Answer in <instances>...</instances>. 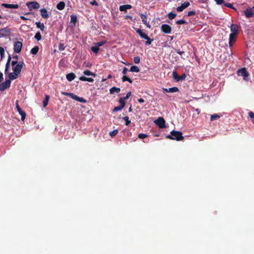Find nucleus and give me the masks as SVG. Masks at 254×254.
Instances as JSON below:
<instances>
[{
	"label": "nucleus",
	"mask_w": 254,
	"mask_h": 254,
	"mask_svg": "<svg viewBox=\"0 0 254 254\" xmlns=\"http://www.w3.org/2000/svg\"><path fill=\"white\" fill-rule=\"evenodd\" d=\"M248 115H249V117L250 118L252 119V122L254 124V113L252 111H250L249 113H248Z\"/></svg>",
	"instance_id": "79ce46f5"
},
{
	"label": "nucleus",
	"mask_w": 254,
	"mask_h": 254,
	"mask_svg": "<svg viewBox=\"0 0 254 254\" xmlns=\"http://www.w3.org/2000/svg\"><path fill=\"white\" fill-rule=\"evenodd\" d=\"M26 6H28V9L30 11L38 9L40 7L39 3L36 1L27 2H26Z\"/></svg>",
	"instance_id": "7ed1b4c3"
},
{
	"label": "nucleus",
	"mask_w": 254,
	"mask_h": 254,
	"mask_svg": "<svg viewBox=\"0 0 254 254\" xmlns=\"http://www.w3.org/2000/svg\"><path fill=\"white\" fill-rule=\"evenodd\" d=\"M133 62H134V63L135 64H138L140 62V58L139 57H134V58H133Z\"/></svg>",
	"instance_id": "a18cd8bd"
},
{
	"label": "nucleus",
	"mask_w": 254,
	"mask_h": 254,
	"mask_svg": "<svg viewBox=\"0 0 254 254\" xmlns=\"http://www.w3.org/2000/svg\"><path fill=\"white\" fill-rule=\"evenodd\" d=\"M11 81L9 79L5 80V82L0 83V91H4L10 86Z\"/></svg>",
	"instance_id": "1a4fd4ad"
},
{
	"label": "nucleus",
	"mask_w": 254,
	"mask_h": 254,
	"mask_svg": "<svg viewBox=\"0 0 254 254\" xmlns=\"http://www.w3.org/2000/svg\"><path fill=\"white\" fill-rule=\"evenodd\" d=\"M125 18L127 19H129L131 20H132V17L129 15H126Z\"/></svg>",
	"instance_id": "338daca9"
},
{
	"label": "nucleus",
	"mask_w": 254,
	"mask_h": 254,
	"mask_svg": "<svg viewBox=\"0 0 254 254\" xmlns=\"http://www.w3.org/2000/svg\"><path fill=\"white\" fill-rule=\"evenodd\" d=\"M196 14V12L195 11H190L188 13V16L190 17V16L195 15Z\"/></svg>",
	"instance_id": "864d4df0"
},
{
	"label": "nucleus",
	"mask_w": 254,
	"mask_h": 254,
	"mask_svg": "<svg viewBox=\"0 0 254 254\" xmlns=\"http://www.w3.org/2000/svg\"><path fill=\"white\" fill-rule=\"evenodd\" d=\"M62 94L63 95H65L66 96L70 97V98H72V97H73L75 96V95L72 93H67L66 92H62Z\"/></svg>",
	"instance_id": "c9c22d12"
},
{
	"label": "nucleus",
	"mask_w": 254,
	"mask_h": 254,
	"mask_svg": "<svg viewBox=\"0 0 254 254\" xmlns=\"http://www.w3.org/2000/svg\"><path fill=\"white\" fill-rule=\"evenodd\" d=\"M230 31L231 33H234L235 34H238V26L236 24H232L230 26Z\"/></svg>",
	"instance_id": "6ab92c4d"
},
{
	"label": "nucleus",
	"mask_w": 254,
	"mask_h": 254,
	"mask_svg": "<svg viewBox=\"0 0 254 254\" xmlns=\"http://www.w3.org/2000/svg\"><path fill=\"white\" fill-rule=\"evenodd\" d=\"M131 92H129L127 93V96H126V97H122L121 98H123L125 100H127L129 98V97L131 96Z\"/></svg>",
	"instance_id": "5fc2aeb1"
},
{
	"label": "nucleus",
	"mask_w": 254,
	"mask_h": 254,
	"mask_svg": "<svg viewBox=\"0 0 254 254\" xmlns=\"http://www.w3.org/2000/svg\"><path fill=\"white\" fill-rule=\"evenodd\" d=\"M22 43L17 41L14 43L13 46V51L16 53H19L21 52V48H22Z\"/></svg>",
	"instance_id": "f8f14e48"
},
{
	"label": "nucleus",
	"mask_w": 254,
	"mask_h": 254,
	"mask_svg": "<svg viewBox=\"0 0 254 254\" xmlns=\"http://www.w3.org/2000/svg\"><path fill=\"white\" fill-rule=\"evenodd\" d=\"M79 80L82 81H87L92 82L94 81V79L91 77H84V76H81L79 77Z\"/></svg>",
	"instance_id": "5701e85b"
},
{
	"label": "nucleus",
	"mask_w": 254,
	"mask_h": 254,
	"mask_svg": "<svg viewBox=\"0 0 254 254\" xmlns=\"http://www.w3.org/2000/svg\"><path fill=\"white\" fill-rule=\"evenodd\" d=\"M15 108H16L17 112H18L19 114L21 115V120H22V121H24L26 114L20 108L19 104H18V101H16V102H15Z\"/></svg>",
	"instance_id": "0eeeda50"
},
{
	"label": "nucleus",
	"mask_w": 254,
	"mask_h": 254,
	"mask_svg": "<svg viewBox=\"0 0 254 254\" xmlns=\"http://www.w3.org/2000/svg\"><path fill=\"white\" fill-rule=\"evenodd\" d=\"M64 48H65V47L63 43H60V45H59V50H60L61 51L64 50Z\"/></svg>",
	"instance_id": "de8ad7c7"
},
{
	"label": "nucleus",
	"mask_w": 254,
	"mask_h": 254,
	"mask_svg": "<svg viewBox=\"0 0 254 254\" xmlns=\"http://www.w3.org/2000/svg\"><path fill=\"white\" fill-rule=\"evenodd\" d=\"M0 54L1 55V58L2 59L4 57V54L5 53V51H4V49L3 48H0Z\"/></svg>",
	"instance_id": "603ef678"
},
{
	"label": "nucleus",
	"mask_w": 254,
	"mask_h": 254,
	"mask_svg": "<svg viewBox=\"0 0 254 254\" xmlns=\"http://www.w3.org/2000/svg\"><path fill=\"white\" fill-rule=\"evenodd\" d=\"M186 23V21L184 20H178L176 21V24L178 25L184 24Z\"/></svg>",
	"instance_id": "3c124183"
},
{
	"label": "nucleus",
	"mask_w": 254,
	"mask_h": 254,
	"mask_svg": "<svg viewBox=\"0 0 254 254\" xmlns=\"http://www.w3.org/2000/svg\"><path fill=\"white\" fill-rule=\"evenodd\" d=\"M155 125H156L160 128L165 127V121L163 117H159L154 121Z\"/></svg>",
	"instance_id": "39448f33"
},
{
	"label": "nucleus",
	"mask_w": 254,
	"mask_h": 254,
	"mask_svg": "<svg viewBox=\"0 0 254 254\" xmlns=\"http://www.w3.org/2000/svg\"><path fill=\"white\" fill-rule=\"evenodd\" d=\"M140 15V17L141 18V20H142V23L143 24L146 26L147 28H150L151 27V25H150L148 22L147 21V17L145 14H139Z\"/></svg>",
	"instance_id": "dca6fc26"
},
{
	"label": "nucleus",
	"mask_w": 254,
	"mask_h": 254,
	"mask_svg": "<svg viewBox=\"0 0 254 254\" xmlns=\"http://www.w3.org/2000/svg\"><path fill=\"white\" fill-rule=\"evenodd\" d=\"M220 118V116L217 114H213L210 117V121H215Z\"/></svg>",
	"instance_id": "e433bc0d"
},
{
	"label": "nucleus",
	"mask_w": 254,
	"mask_h": 254,
	"mask_svg": "<svg viewBox=\"0 0 254 254\" xmlns=\"http://www.w3.org/2000/svg\"><path fill=\"white\" fill-rule=\"evenodd\" d=\"M215 1L216 3H217V4H222L224 2V0H214Z\"/></svg>",
	"instance_id": "4d7b16f0"
},
{
	"label": "nucleus",
	"mask_w": 254,
	"mask_h": 254,
	"mask_svg": "<svg viewBox=\"0 0 254 254\" xmlns=\"http://www.w3.org/2000/svg\"><path fill=\"white\" fill-rule=\"evenodd\" d=\"M75 77H76V75H75L73 72H70L66 75V78L68 81L73 80Z\"/></svg>",
	"instance_id": "4be33fe9"
},
{
	"label": "nucleus",
	"mask_w": 254,
	"mask_h": 254,
	"mask_svg": "<svg viewBox=\"0 0 254 254\" xmlns=\"http://www.w3.org/2000/svg\"><path fill=\"white\" fill-rule=\"evenodd\" d=\"M72 99L76 100V101H78L80 103H86V101L85 99H83V98H80L79 97H78V96L76 95L74 96V97H73L72 98Z\"/></svg>",
	"instance_id": "bb28decb"
},
{
	"label": "nucleus",
	"mask_w": 254,
	"mask_h": 254,
	"mask_svg": "<svg viewBox=\"0 0 254 254\" xmlns=\"http://www.w3.org/2000/svg\"><path fill=\"white\" fill-rule=\"evenodd\" d=\"M129 71L138 73L139 72V68L136 65H132L130 67V69H129Z\"/></svg>",
	"instance_id": "c85d7f7f"
},
{
	"label": "nucleus",
	"mask_w": 254,
	"mask_h": 254,
	"mask_svg": "<svg viewBox=\"0 0 254 254\" xmlns=\"http://www.w3.org/2000/svg\"><path fill=\"white\" fill-rule=\"evenodd\" d=\"M39 51V47L38 46H35L34 48L31 49L30 53L31 54L33 55H36L37 53H38Z\"/></svg>",
	"instance_id": "473e14b6"
},
{
	"label": "nucleus",
	"mask_w": 254,
	"mask_h": 254,
	"mask_svg": "<svg viewBox=\"0 0 254 254\" xmlns=\"http://www.w3.org/2000/svg\"><path fill=\"white\" fill-rule=\"evenodd\" d=\"M100 47H98V46H92L91 47V50L92 52L95 53H97L98 52V51H99V48Z\"/></svg>",
	"instance_id": "a19ab883"
},
{
	"label": "nucleus",
	"mask_w": 254,
	"mask_h": 254,
	"mask_svg": "<svg viewBox=\"0 0 254 254\" xmlns=\"http://www.w3.org/2000/svg\"><path fill=\"white\" fill-rule=\"evenodd\" d=\"M24 65V63H23L22 61L19 62L18 64L12 66V70L13 72L20 73L21 72V69Z\"/></svg>",
	"instance_id": "20e7f679"
},
{
	"label": "nucleus",
	"mask_w": 254,
	"mask_h": 254,
	"mask_svg": "<svg viewBox=\"0 0 254 254\" xmlns=\"http://www.w3.org/2000/svg\"><path fill=\"white\" fill-rule=\"evenodd\" d=\"M105 43H106L105 41H101V42H99L96 43V46L101 47V46H103L104 44Z\"/></svg>",
	"instance_id": "8fccbe9b"
},
{
	"label": "nucleus",
	"mask_w": 254,
	"mask_h": 254,
	"mask_svg": "<svg viewBox=\"0 0 254 254\" xmlns=\"http://www.w3.org/2000/svg\"><path fill=\"white\" fill-rule=\"evenodd\" d=\"M137 101H138V102L139 103H144L145 102L144 99H142V98H139L138 100H137Z\"/></svg>",
	"instance_id": "e2e57ef3"
},
{
	"label": "nucleus",
	"mask_w": 254,
	"mask_h": 254,
	"mask_svg": "<svg viewBox=\"0 0 254 254\" xmlns=\"http://www.w3.org/2000/svg\"><path fill=\"white\" fill-rule=\"evenodd\" d=\"M77 22V17L76 15L72 14L70 15V23L73 24L74 26L76 24Z\"/></svg>",
	"instance_id": "c756f323"
},
{
	"label": "nucleus",
	"mask_w": 254,
	"mask_h": 254,
	"mask_svg": "<svg viewBox=\"0 0 254 254\" xmlns=\"http://www.w3.org/2000/svg\"><path fill=\"white\" fill-rule=\"evenodd\" d=\"M41 15L43 18L48 19L49 17L48 12L47 11L46 8H43L40 9Z\"/></svg>",
	"instance_id": "a211bd4d"
},
{
	"label": "nucleus",
	"mask_w": 254,
	"mask_h": 254,
	"mask_svg": "<svg viewBox=\"0 0 254 254\" xmlns=\"http://www.w3.org/2000/svg\"><path fill=\"white\" fill-rule=\"evenodd\" d=\"M122 80L123 82L128 81L129 83H132V80L129 77L125 75H124L123 77H122Z\"/></svg>",
	"instance_id": "72a5a7b5"
},
{
	"label": "nucleus",
	"mask_w": 254,
	"mask_h": 254,
	"mask_svg": "<svg viewBox=\"0 0 254 254\" xmlns=\"http://www.w3.org/2000/svg\"><path fill=\"white\" fill-rule=\"evenodd\" d=\"M190 5V3L189 1H186L184 3H182V5L179 6L177 7V11L178 12H182L185 9L188 8Z\"/></svg>",
	"instance_id": "ddd939ff"
},
{
	"label": "nucleus",
	"mask_w": 254,
	"mask_h": 254,
	"mask_svg": "<svg viewBox=\"0 0 254 254\" xmlns=\"http://www.w3.org/2000/svg\"><path fill=\"white\" fill-rule=\"evenodd\" d=\"M176 14L173 13L172 12H169L168 14V18L170 19V20L174 19L175 17H176Z\"/></svg>",
	"instance_id": "f704fd0d"
},
{
	"label": "nucleus",
	"mask_w": 254,
	"mask_h": 254,
	"mask_svg": "<svg viewBox=\"0 0 254 254\" xmlns=\"http://www.w3.org/2000/svg\"><path fill=\"white\" fill-rule=\"evenodd\" d=\"M176 52L177 53V54H178L180 55H183L185 53L184 51H181L179 49H176Z\"/></svg>",
	"instance_id": "6e6d98bb"
},
{
	"label": "nucleus",
	"mask_w": 254,
	"mask_h": 254,
	"mask_svg": "<svg viewBox=\"0 0 254 254\" xmlns=\"http://www.w3.org/2000/svg\"><path fill=\"white\" fill-rule=\"evenodd\" d=\"M90 4H91L92 5H98V2H96V0L90 2Z\"/></svg>",
	"instance_id": "680f3d73"
},
{
	"label": "nucleus",
	"mask_w": 254,
	"mask_h": 254,
	"mask_svg": "<svg viewBox=\"0 0 254 254\" xmlns=\"http://www.w3.org/2000/svg\"><path fill=\"white\" fill-rule=\"evenodd\" d=\"M147 137V135L144 133H140L138 134V138L140 139H144Z\"/></svg>",
	"instance_id": "49530a36"
},
{
	"label": "nucleus",
	"mask_w": 254,
	"mask_h": 254,
	"mask_svg": "<svg viewBox=\"0 0 254 254\" xmlns=\"http://www.w3.org/2000/svg\"><path fill=\"white\" fill-rule=\"evenodd\" d=\"M238 34H235L234 33H230L229 35V42H228V44H229V47H232L233 44L236 41V36Z\"/></svg>",
	"instance_id": "2eb2a0df"
},
{
	"label": "nucleus",
	"mask_w": 254,
	"mask_h": 254,
	"mask_svg": "<svg viewBox=\"0 0 254 254\" xmlns=\"http://www.w3.org/2000/svg\"><path fill=\"white\" fill-rule=\"evenodd\" d=\"M238 75L244 77V79L248 77L249 73L245 68H242L238 70Z\"/></svg>",
	"instance_id": "4468645a"
},
{
	"label": "nucleus",
	"mask_w": 254,
	"mask_h": 254,
	"mask_svg": "<svg viewBox=\"0 0 254 254\" xmlns=\"http://www.w3.org/2000/svg\"><path fill=\"white\" fill-rule=\"evenodd\" d=\"M124 107V106L123 105H120L119 106L115 107V108L113 109V112H118L122 109H123Z\"/></svg>",
	"instance_id": "4c0bfd02"
},
{
	"label": "nucleus",
	"mask_w": 254,
	"mask_h": 254,
	"mask_svg": "<svg viewBox=\"0 0 254 254\" xmlns=\"http://www.w3.org/2000/svg\"><path fill=\"white\" fill-rule=\"evenodd\" d=\"M19 73H17L16 72H10L8 75V77L9 80H13L18 77V74Z\"/></svg>",
	"instance_id": "b1692460"
},
{
	"label": "nucleus",
	"mask_w": 254,
	"mask_h": 254,
	"mask_svg": "<svg viewBox=\"0 0 254 254\" xmlns=\"http://www.w3.org/2000/svg\"><path fill=\"white\" fill-rule=\"evenodd\" d=\"M171 27L168 24H163L161 26V31L165 34L171 33Z\"/></svg>",
	"instance_id": "423d86ee"
},
{
	"label": "nucleus",
	"mask_w": 254,
	"mask_h": 254,
	"mask_svg": "<svg viewBox=\"0 0 254 254\" xmlns=\"http://www.w3.org/2000/svg\"><path fill=\"white\" fill-rule=\"evenodd\" d=\"M35 39L37 41H40L41 39V35L40 32H38L36 33V35H35L34 37Z\"/></svg>",
	"instance_id": "58836bf2"
},
{
	"label": "nucleus",
	"mask_w": 254,
	"mask_h": 254,
	"mask_svg": "<svg viewBox=\"0 0 254 254\" xmlns=\"http://www.w3.org/2000/svg\"><path fill=\"white\" fill-rule=\"evenodd\" d=\"M222 4H224V6H226L230 8H233V5L231 3H224V2Z\"/></svg>",
	"instance_id": "09e8293b"
},
{
	"label": "nucleus",
	"mask_w": 254,
	"mask_h": 254,
	"mask_svg": "<svg viewBox=\"0 0 254 254\" xmlns=\"http://www.w3.org/2000/svg\"><path fill=\"white\" fill-rule=\"evenodd\" d=\"M244 14L247 18L252 17L254 15V5L252 8H247L244 11Z\"/></svg>",
	"instance_id": "6e6552de"
},
{
	"label": "nucleus",
	"mask_w": 254,
	"mask_h": 254,
	"mask_svg": "<svg viewBox=\"0 0 254 254\" xmlns=\"http://www.w3.org/2000/svg\"><path fill=\"white\" fill-rule=\"evenodd\" d=\"M166 138L172 140H177L178 141L182 140L184 138L181 131H176L175 130L171 131L170 134L168 135Z\"/></svg>",
	"instance_id": "f257e3e1"
},
{
	"label": "nucleus",
	"mask_w": 254,
	"mask_h": 254,
	"mask_svg": "<svg viewBox=\"0 0 254 254\" xmlns=\"http://www.w3.org/2000/svg\"><path fill=\"white\" fill-rule=\"evenodd\" d=\"M123 120L126 122L125 125L128 126L130 124V121L129 120V117L126 116L123 117Z\"/></svg>",
	"instance_id": "37998d69"
},
{
	"label": "nucleus",
	"mask_w": 254,
	"mask_h": 254,
	"mask_svg": "<svg viewBox=\"0 0 254 254\" xmlns=\"http://www.w3.org/2000/svg\"><path fill=\"white\" fill-rule=\"evenodd\" d=\"M163 91L166 92L174 93L178 92L179 89L177 87H171L169 89L164 88H163Z\"/></svg>",
	"instance_id": "aec40b11"
},
{
	"label": "nucleus",
	"mask_w": 254,
	"mask_h": 254,
	"mask_svg": "<svg viewBox=\"0 0 254 254\" xmlns=\"http://www.w3.org/2000/svg\"><path fill=\"white\" fill-rule=\"evenodd\" d=\"M11 33V30L7 27L1 28L0 29V35L1 37H6L10 35Z\"/></svg>",
	"instance_id": "9b49d317"
},
{
	"label": "nucleus",
	"mask_w": 254,
	"mask_h": 254,
	"mask_svg": "<svg viewBox=\"0 0 254 254\" xmlns=\"http://www.w3.org/2000/svg\"><path fill=\"white\" fill-rule=\"evenodd\" d=\"M83 74L86 75H87V76H92L94 77H96V74L93 73V72L90 71V70H84L83 71Z\"/></svg>",
	"instance_id": "7c9ffc66"
},
{
	"label": "nucleus",
	"mask_w": 254,
	"mask_h": 254,
	"mask_svg": "<svg viewBox=\"0 0 254 254\" xmlns=\"http://www.w3.org/2000/svg\"><path fill=\"white\" fill-rule=\"evenodd\" d=\"M3 80V74L0 72V83Z\"/></svg>",
	"instance_id": "69168bd1"
},
{
	"label": "nucleus",
	"mask_w": 254,
	"mask_h": 254,
	"mask_svg": "<svg viewBox=\"0 0 254 254\" xmlns=\"http://www.w3.org/2000/svg\"><path fill=\"white\" fill-rule=\"evenodd\" d=\"M136 33L138 34L141 38L146 40L145 42V45H149L151 44V42L153 41V39H150L147 35L143 33L142 30L140 29H137Z\"/></svg>",
	"instance_id": "f03ea898"
},
{
	"label": "nucleus",
	"mask_w": 254,
	"mask_h": 254,
	"mask_svg": "<svg viewBox=\"0 0 254 254\" xmlns=\"http://www.w3.org/2000/svg\"><path fill=\"white\" fill-rule=\"evenodd\" d=\"M120 92V88L119 87H116L114 86L110 89V94H114L115 93H119Z\"/></svg>",
	"instance_id": "a878e982"
},
{
	"label": "nucleus",
	"mask_w": 254,
	"mask_h": 254,
	"mask_svg": "<svg viewBox=\"0 0 254 254\" xmlns=\"http://www.w3.org/2000/svg\"><path fill=\"white\" fill-rule=\"evenodd\" d=\"M118 132V130L117 129L114 130L109 133L110 136L113 137L117 135V133Z\"/></svg>",
	"instance_id": "ea45409f"
},
{
	"label": "nucleus",
	"mask_w": 254,
	"mask_h": 254,
	"mask_svg": "<svg viewBox=\"0 0 254 254\" xmlns=\"http://www.w3.org/2000/svg\"><path fill=\"white\" fill-rule=\"evenodd\" d=\"M125 100H126V99L120 98V99L119 101V102L120 103V105L125 106V104H126Z\"/></svg>",
	"instance_id": "c03bdc74"
},
{
	"label": "nucleus",
	"mask_w": 254,
	"mask_h": 254,
	"mask_svg": "<svg viewBox=\"0 0 254 254\" xmlns=\"http://www.w3.org/2000/svg\"><path fill=\"white\" fill-rule=\"evenodd\" d=\"M131 8V5L129 4L122 5L120 6L119 9L121 11H126L127 9Z\"/></svg>",
	"instance_id": "412c9836"
},
{
	"label": "nucleus",
	"mask_w": 254,
	"mask_h": 254,
	"mask_svg": "<svg viewBox=\"0 0 254 254\" xmlns=\"http://www.w3.org/2000/svg\"><path fill=\"white\" fill-rule=\"evenodd\" d=\"M20 18H21V19H22L23 20H29L28 18H27L26 17L22 16V15L20 16Z\"/></svg>",
	"instance_id": "0e129e2a"
},
{
	"label": "nucleus",
	"mask_w": 254,
	"mask_h": 254,
	"mask_svg": "<svg viewBox=\"0 0 254 254\" xmlns=\"http://www.w3.org/2000/svg\"><path fill=\"white\" fill-rule=\"evenodd\" d=\"M127 71H128V69L127 67H124L123 70V75H126V74L127 73Z\"/></svg>",
	"instance_id": "bf43d9fd"
},
{
	"label": "nucleus",
	"mask_w": 254,
	"mask_h": 254,
	"mask_svg": "<svg viewBox=\"0 0 254 254\" xmlns=\"http://www.w3.org/2000/svg\"><path fill=\"white\" fill-rule=\"evenodd\" d=\"M36 27L38 29H40L41 31H44L45 29V25L43 23H41L40 22H36Z\"/></svg>",
	"instance_id": "cd10ccee"
},
{
	"label": "nucleus",
	"mask_w": 254,
	"mask_h": 254,
	"mask_svg": "<svg viewBox=\"0 0 254 254\" xmlns=\"http://www.w3.org/2000/svg\"><path fill=\"white\" fill-rule=\"evenodd\" d=\"M11 56L9 55L8 58H7V63H9L10 61H11Z\"/></svg>",
	"instance_id": "774afa93"
},
{
	"label": "nucleus",
	"mask_w": 254,
	"mask_h": 254,
	"mask_svg": "<svg viewBox=\"0 0 254 254\" xmlns=\"http://www.w3.org/2000/svg\"><path fill=\"white\" fill-rule=\"evenodd\" d=\"M9 69V63H6V64H5V73L7 72V71Z\"/></svg>",
	"instance_id": "13d9d810"
},
{
	"label": "nucleus",
	"mask_w": 254,
	"mask_h": 254,
	"mask_svg": "<svg viewBox=\"0 0 254 254\" xmlns=\"http://www.w3.org/2000/svg\"><path fill=\"white\" fill-rule=\"evenodd\" d=\"M172 75L173 78L176 80V81L178 82L180 80H183L186 78V74L185 73L180 76L177 74L176 71L173 72Z\"/></svg>",
	"instance_id": "9d476101"
},
{
	"label": "nucleus",
	"mask_w": 254,
	"mask_h": 254,
	"mask_svg": "<svg viewBox=\"0 0 254 254\" xmlns=\"http://www.w3.org/2000/svg\"><path fill=\"white\" fill-rule=\"evenodd\" d=\"M64 6H65L64 2L60 1L58 3V4H57L56 7H57V8H58V9L62 10L64 9Z\"/></svg>",
	"instance_id": "393cba45"
},
{
	"label": "nucleus",
	"mask_w": 254,
	"mask_h": 254,
	"mask_svg": "<svg viewBox=\"0 0 254 254\" xmlns=\"http://www.w3.org/2000/svg\"><path fill=\"white\" fill-rule=\"evenodd\" d=\"M49 99V96H48V95H46V97H45L44 101H43V107H46L47 104H48Z\"/></svg>",
	"instance_id": "2f4dec72"
},
{
	"label": "nucleus",
	"mask_w": 254,
	"mask_h": 254,
	"mask_svg": "<svg viewBox=\"0 0 254 254\" xmlns=\"http://www.w3.org/2000/svg\"><path fill=\"white\" fill-rule=\"evenodd\" d=\"M19 62H17V61H11V66H13L17 64Z\"/></svg>",
	"instance_id": "052dcab7"
},
{
	"label": "nucleus",
	"mask_w": 254,
	"mask_h": 254,
	"mask_svg": "<svg viewBox=\"0 0 254 254\" xmlns=\"http://www.w3.org/2000/svg\"><path fill=\"white\" fill-rule=\"evenodd\" d=\"M1 6L6 8H14L16 9L19 7V5L17 4H9L6 3H3L1 4Z\"/></svg>",
	"instance_id": "f3484780"
}]
</instances>
